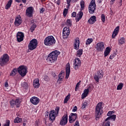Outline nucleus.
<instances>
[{
  "instance_id": "13",
  "label": "nucleus",
  "mask_w": 126,
  "mask_h": 126,
  "mask_svg": "<svg viewBox=\"0 0 126 126\" xmlns=\"http://www.w3.org/2000/svg\"><path fill=\"white\" fill-rule=\"evenodd\" d=\"M104 74L103 73V71H98L97 74H96L94 76V79L95 80L96 82H99V79L103 78Z\"/></svg>"
},
{
  "instance_id": "64",
  "label": "nucleus",
  "mask_w": 126,
  "mask_h": 126,
  "mask_svg": "<svg viewBox=\"0 0 126 126\" xmlns=\"http://www.w3.org/2000/svg\"><path fill=\"white\" fill-rule=\"evenodd\" d=\"M15 1L16 2H20V1H21V0H15Z\"/></svg>"
},
{
  "instance_id": "62",
  "label": "nucleus",
  "mask_w": 126,
  "mask_h": 126,
  "mask_svg": "<svg viewBox=\"0 0 126 126\" xmlns=\"http://www.w3.org/2000/svg\"><path fill=\"white\" fill-rule=\"evenodd\" d=\"M22 2L23 3H26V1H27V0H22Z\"/></svg>"
},
{
  "instance_id": "37",
  "label": "nucleus",
  "mask_w": 126,
  "mask_h": 126,
  "mask_svg": "<svg viewBox=\"0 0 126 126\" xmlns=\"http://www.w3.org/2000/svg\"><path fill=\"white\" fill-rule=\"evenodd\" d=\"M123 87H124V84L123 83H120L119 85L117 86V89L118 90H122L123 89Z\"/></svg>"
},
{
  "instance_id": "23",
  "label": "nucleus",
  "mask_w": 126,
  "mask_h": 126,
  "mask_svg": "<svg viewBox=\"0 0 126 126\" xmlns=\"http://www.w3.org/2000/svg\"><path fill=\"white\" fill-rule=\"evenodd\" d=\"M97 20H96V16H93L89 19L88 22L90 24H94Z\"/></svg>"
},
{
  "instance_id": "27",
  "label": "nucleus",
  "mask_w": 126,
  "mask_h": 126,
  "mask_svg": "<svg viewBox=\"0 0 126 126\" xmlns=\"http://www.w3.org/2000/svg\"><path fill=\"white\" fill-rule=\"evenodd\" d=\"M117 118L116 115H112L108 117H107L105 119V122H108V121H110V120H113L114 122L116 121V118Z\"/></svg>"
},
{
  "instance_id": "17",
  "label": "nucleus",
  "mask_w": 126,
  "mask_h": 126,
  "mask_svg": "<svg viewBox=\"0 0 126 126\" xmlns=\"http://www.w3.org/2000/svg\"><path fill=\"white\" fill-rule=\"evenodd\" d=\"M17 41L19 43H20V42H22L23 40H24V33L22 32H18L17 33Z\"/></svg>"
},
{
  "instance_id": "26",
  "label": "nucleus",
  "mask_w": 126,
  "mask_h": 126,
  "mask_svg": "<svg viewBox=\"0 0 126 126\" xmlns=\"http://www.w3.org/2000/svg\"><path fill=\"white\" fill-rule=\"evenodd\" d=\"M111 52V48L107 47L106 48L104 52V57H106L109 55V54Z\"/></svg>"
},
{
  "instance_id": "51",
  "label": "nucleus",
  "mask_w": 126,
  "mask_h": 126,
  "mask_svg": "<svg viewBox=\"0 0 126 126\" xmlns=\"http://www.w3.org/2000/svg\"><path fill=\"white\" fill-rule=\"evenodd\" d=\"M67 1V4H68V6H67V8H68L69 6L70 5V2L71 1V0H66Z\"/></svg>"
},
{
  "instance_id": "48",
  "label": "nucleus",
  "mask_w": 126,
  "mask_h": 126,
  "mask_svg": "<svg viewBox=\"0 0 126 126\" xmlns=\"http://www.w3.org/2000/svg\"><path fill=\"white\" fill-rule=\"evenodd\" d=\"M44 80L47 82L49 81V80H50V78L47 75H45L44 77Z\"/></svg>"
},
{
  "instance_id": "43",
  "label": "nucleus",
  "mask_w": 126,
  "mask_h": 126,
  "mask_svg": "<svg viewBox=\"0 0 126 126\" xmlns=\"http://www.w3.org/2000/svg\"><path fill=\"white\" fill-rule=\"evenodd\" d=\"M82 16H83V12L82 11H80L78 14H77V17H79V18H82Z\"/></svg>"
},
{
  "instance_id": "35",
  "label": "nucleus",
  "mask_w": 126,
  "mask_h": 126,
  "mask_svg": "<svg viewBox=\"0 0 126 126\" xmlns=\"http://www.w3.org/2000/svg\"><path fill=\"white\" fill-rule=\"evenodd\" d=\"M92 42H93V38H88L86 42V45H90Z\"/></svg>"
},
{
  "instance_id": "2",
  "label": "nucleus",
  "mask_w": 126,
  "mask_h": 126,
  "mask_svg": "<svg viewBox=\"0 0 126 126\" xmlns=\"http://www.w3.org/2000/svg\"><path fill=\"white\" fill-rule=\"evenodd\" d=\"M44 44L46 47H53L56 44V39L53 35H49L44 39Z\"/></svg>"
},
{
  "instance_id": "44",
  "label": "nucleus",
  "mask_w": 126,
  "mask_h": 126,
  "mask_svg": "<svg viewBox=\"0 0 126 126\" xmlns=\"http://www.w3.org/2000/svg\"><path fill=\"white\" fill-rule=\"evenodd\" d=\"M10 125V121H9V120H6V122L5 124H4V125L2 126H9Z\"/></svg>"
},
{
  "instance_id": "24",
  "label": "nucleus",
  "mask_w": 126,
  "mask_h": 126,
  "mask_svg": "<svg viewBox=\"0 0 126 126\" xmlns=\"http://www.w3.org/2000/svg\"><path fill=\"white\" fill-rule=\"evenodd\" d=\"M69 74H70V66L69 65L68 66L66 67V79H68V77H69Z\"/></svg>"
},
{
  "instance_id": "29",
  "label": "nucleus",
  "mask_w": 126,
  "mask_h": 126,
  "mask_svg": "<svg viewBox=\"0 0 126 126\" xmlns=\"http://www.w3.org/2000/svg\"><path fill=\"white\" fill-rule=\"evenodd\" d=\"M22 86L23 87V88H25L26 90L29 88V85H28V83L26 82H24L22 84Z\"/></svg>"
},
{
  "instance_id": "28",
  "label": "nucleus",
  "mask_w": 126,
  "mask_h": 126,
  "mask_svg": "<svg viewBox=\"0 0 126 126\" xmlns=\"http://www.w3.org/2000/svg\"><path fill=\"white\" fill-rule=\"evenodd\" d=\"M83 54V49H79L77 51V57H78L79 58H80L81 56H82V54Z\"/></svg>"
},
{
  "instance_id": "10",
  "label": "nucleus",
  "mask_w": 126,
  "mask_h": 126,
  "mask_svg": "<svg viewBox=\"0 0 126 126\" xmlns=\"http://www.w3.org/2000/svg\"><path fill=\"white\" fill-rule=\"evenodd\" d=\"M34 7L33 6L28 7L26 10V16L28 17H33V14H34Z\"/></svg>"
},
{
  "instance_id": "41",
  "label": "nucleus",
  "mask_w": 126,
  "mask_h": 126,
  "mask_svg": "<svg viewBox=\"0 0 126 126\" xmlns=\"http://www.w3.org/2000/svg\"><path fill=\"white\" fill-rule=\"evenodd\" d=\"M101 21L103 22V23H105V21L106 20V17H105V14H101Z\"/></svg>"
},
{
  "instance_id": "57",
  "label": "nucleus",
  "mask_w": 126,
  "mask_h": 126,
  "mask_svg": "<svg viewBox=\"0 0 126 126\" xmlns=\"http://www.w3.org/2000/svg\"><path fill=\"white\" fill-rule=\"evenodd\" d=\"M55 2L57 4V5H60V4H61V0H58Z\"/></svg>"
},
{
  "instance_id": "18",
  "label": "nucleus",
  "mask_w": 126,
  "mask_h": 126,
  "mask_svg": "<svg viewBox=\"0 0 126 126\" xmlns=\"http://www.w3.org/2000/svg\"><path fill=\"white\" fill-rule=\"evenodd\" d=\"M30 102L32 105H36L40 103V99L36 96H32L30 98Z\"/></svg>"
},
{
  "instance_id": "36",
  "label": "nucleus",
  "mask_w": 126,
  "mask_h": 126,
  "mask_svg": "<svg viewBox=\"0 0 126 126\" xmlns=\"http://www.w3.org/2000/svg\"><path fill=\"white\" fill-rule=\"evenodd\" d=\"M63 78H64V76L58 75V80H57V82H59V81H63Z\"/></svg>"
},
{
  "instance_id": "54",
  "label": "nucleus",
  "mask_w": 126,
  "mask_h": 126,
  "mask_svg": "<svg viewBox=\"0 0 126 126\" xmlns=\"http://www.w3.org/2000/svg\"><path fill=\"white\" fill-rule=\"evenodd\" d=\"M113 114V111H109L107 113V116L110 117Z\"/></svg>"
},
{
  "instance_id": "33",
  "label": "nucleus",
  "mask_w": 126,
  "mask_h": 126,
  "mask_svg": "<svg viewBox=\"0 0 126 126\" xmlns=\"http://www.w3.org/2000/svg\"><path fill=\"white\" fill-rule=\"evenodd\" d=\"M66 25H67V26H69V27H71L72 26V22L71 21V19H67L66 21Z\"/></svg>"
},
{
  "instance_id": "31",
  "label": "nucleus",
  "mask_w": 126,
  "mask_h": 126,
  "mask_svg": "<svg viewBox=\"0 0 126 126\" xmlns=\"http://www.w3.org/2000/svg\"><path fill=\"white\" fill-rule=\"evenodd\" d=\"M87 106H88V102L87 101V100H85L84 102H83L82 104L81 109H85V108H86Z\"/></svg>"
},
{
  "instance_id": "59",
  "label": "nucleus",
  "mask_w": 126,
  "mask_h": 126,
  "mask_svg": "<svg viewBox=\"0 0 126 126\" xmlns=\"http://www.w3.org/2000/svg\"><path fill=\"white\" fill-rule=\"evenodd\" d=\"M91 88H92V85H90L88 86V89H89V91H90V89H91Z\"/></svg>"
},
{
  "instance_id": "50",
  "label": "nucleus",
  "mask_w": 126,
  "mask_h": 126,
  "mask_svg": "<svg viewBox=\"0 0 126 126\" xmlns=\"http://www.w3.org/2000/svg\"><path fill=\"white\" fill-rule=\"evenodd\" d=\"M86 97H87V94H84V93H83L81 96L82 99H84V98H86Z\"/></svg>"
},
{
  "instance_id": "56",
  "label": "nucleus",
  "mask_w": 126,
  "mask_h": 126,
  "mask_svg": "<svg viewBox=\"0 0 126 126\" xmlns=\"http://www.w3.org/2000/svg\"><path fill=\"white\" fill-rule=\"evenodd\" d=\"M59 75L64 76V71L63 70L61 71V72L59 74Z\"/></svg>"
},
{
  "instance_id": "46",
  "label": "nucleus",
  "mask_w": 126,
  "mask_h": 126,
  "mask_svg": "<svg viewBox=\"0 0 126 126\" xmlns=\"http://www.w3.org/2000/svg\"><path fill=\"white\" fill-rule=\"evenodd\" d=\"M116 56H117V54L116 53H114L113 54H111L109 57L110 60H113V59H114Z\"/></svg>"
},
{
  "instance_id": "25",
  "label": "nucleus",
  "mask_w": 126,
  "mask_h": 126,
  "mask_svg": "<svg viewBox=\"0 0 126 126\" xmlns=\"http://www.w3.org/2000/svg\"><path fill=\"white\" fill-rule=\"evenodd\" d=\"M17 72H18V69L16 68H14L10 73V76H12V77H14L17 74Z\"/></svg>"
},
{
  "instance_id": "3",
  "label": "nucleus",
  "mask_w": 126,
  "mask_h": 126,
  "mask_svg": "<svg viewBox=\"0 0 126 126\" xmlns=\"http://www.w3.org/2000/svg\"><path fill=\"white\" fill-rule=\"evenodd\" d=\"M103 114V104L102 102H99L95 110V120L98 121L100 119V116Z\"/></svg>"
},
{
  "instance_id": "32",
  "label": "nucleus",
  "mask_w": 126,
  "mask_h": 126,
  "mask_svg": "<svg viewBox=\"0 0 126 126\" xmlns=\"http://www.w3.org/2000/svg\"><path fill=\"white\" fill-rule=\"evenodd\" d=\"M22 122V119L19 117H16L14 120V123L15 124H19V123H21Z\"/></svg>"
},
{
  "instance_id": "58",
  "label": "nucleus",
  "mask_w": 126,
  "mask_h": 126,
  "mask_svg": "<svg viewBox=\"0 0 126 126\" xmlns=\"http://www.w3.org/2000/svg\"><path fill=\"white\" fill-rule=\"evenodd\" d=\"M77 111V106H74V108L72 110V112H76Z\"/></svg>"
},
{
  "instance_id": "52",
  "label": "nucleus",
  "mask_w": 126,
  "mask_h": 126,
  "mask_svg": "<svg viewBox=\"0 0 126 126\" xmlns=\"http://www.w3.org/2000/svg\"><path fill=\"white\" fill-rule=\"evenodd\" d=\"M44 11H45V8L44 7H42L40 9L39 12L40 13H43Z\"/></svg>"
},
{
  "instance_id": "42",
  "label": "nucleus",
  "mask_w": 126,
  "mask_h": 126,
  "mask_svg": "<svg viewBox=\"0 0 126 126\" xmlns=\"http://www.w3.org/2000/svg\"><path fill=\"white\" fill-rule=\"evenodd\" d=\"M67 12H68V9L66 8H64L63 11V15L64 17H65L66 16V15L67 14Z\"/></svg>"
},
{
  "instance_id": "40",
  "label": "nucleus",
  "mask_w": 126,
  "mask_h": 126,
  "mask_svg": "<svg viewBox=\"0 0 126 126\" xmlns=\"http://www.w3.org/2000/svg\"><path fill=\"white\" fill-rule=\"evenodd\" d=\"M55 110L56 116H58L59 113H60V107L56 106Z\"/></svg>"
},
{
  "instance_id": "45",
  "label": "nucleus",
  "mask_w": 126,
  "mask_h": 126,
  "mask_svg": "<svg viewBox=\"0 0 126 126\" xmlns=\"http://www.w3.org/2000/svg\"><path fill=\"white\" fill-rule=\"evenodd\" d=\"M81 82V81H79V82L77 83L75 88V91H77V89H78V87H79V86H80Z\"/></svg>"
},
{
  "instance_id": "22",
  "label": "nucleus",
  "mask_w": 126,
  "mask_h": 126,
  "mask_svg": "<svg viewBox=\"0 0 126 126\" xmlns=\"http://www.w3.org/2000/svg\"><path fill=\"white\" fill-rule=\"evenodd\" d=\"M39 79L36 78L33 80V86L34 88H39L40 87V83H39Z\"/></svg>"
},
{
  "instance_id": "7",
  "label": "nucleus",
  "mask_w": 126,
  "mask_h": 126,
  "mask_svg": "<svg viewBox=\"0 0 126 126\" xmlns=\"http://www.w3.org/2000/svg\"><path fill=\"white\" fill-rule=\"evenodd\" d=\"M38 45V40L37 39L34 38L32 39L28 45V48L29 50L31 51H33V50H35L36 48H37V46Z\"/></svg>"
},
{
  "instance_id": "14",
  "label": "nucleus",
  "mask_w": 126,
  "mask_h": 126,
  "mask_svg": "<svg viewBox=\"0 0 126 126\" xmlns=\"http://www.w3.org/2000/svg\"><path fill=\"white\" fill-rule=\"evenodd\" d=\"M77 119V114L76 113H70L69 115V123L70 124H72V123H74L75 121Z\"/></svg>"
},
{
  "instance_id": "21",
  "label": "nucleus",
  "mask_w": 126,
  "mask_h": 126,
  "mask_svg": "<svg viewBox=\"0 0 126 126\" xmlns=\"http://www.w3.org/2000/svg\"><path fill=\"white\" fill-rule=\"evenodd\" d=\"M120 32V27H117L115 29L114 32L112 33V39H114V38L119 34V32Z\"/></svg>"
},
{
  "instance_id": "60",
  "label": "nucleus",
  "mask_w": 126,
  "mask_h": 126,
  "mask_svg": "<svg viewBox=\"0 0 126 126\" xmlns=\"http://www.w3.org/2000/svg\"><path fill=\"white\" fill-rule=\"evenodd\" d=\"M5 87H8V82L7 81L5 83Z\"/></svg>"
},
{
  "instance_id": "30",
  "label": "nucleus",
  "mask_w": 126,
  "mask_h": 126,
  "mask_svg": "<svg viewBox=\"0 0 126 126\" xmlns=\"http://www.w3.org/2000/svg\"><path fill=\"white\" fill-rule=\"evenodd\" d=\"M12 3V0H9L5 7V9H8V8H10V6H11Z\"/></svg>"
},
{
  "instance_id": "9",
  "label": "nucleus",
  "mask_w": 126,
  "mask_h": 126,
  "mask_svg": "<svg viewBox=\"0 0 126 126\" xmlns=\"http://www.w3.org/2000/svg\"><path fill=\"white\" fill-rule=\"evenodd\" d=\"M9 103L11 108H14V106H16V108H20L21 102L19 98H18L16 99H12L10 101Z\"/></svg>"
},
{
  "instance_id": "38",
  "label": "nucleus",
  "mask_w": 126,
  "mask_h": 126,
  "mask_svg": "<svg viewBox=\"0 0 126 126\" xmlns=\"http://www.w3.org/2000/svg\"><path fill=\"white\" fill-rule=\"evenodd\" d=\"M37 27V26L35 24H33L30 28L31 33H33V31L35 30V28Z\"/></svg>"
},
{
  "instance_id": "1",
  "label": "nucleus",
  "mask_w": 126,
  "mask_h": 126,
  "mask_svg": "<svg viewBox=\"0 0 126 126\" xmlns=\"http://www.w3.org/2000/svg\"><path fill=\"white\" fill-rule=\"evenodd\" d=\"M60 54L61 52L58 50H55L51 52L48 56V62L51 63H56V61L58 60V57Z\"/></svg>"
},
{
  "instance_id": "49",
  "label": "nucleus",
  "mask_w": 126,
  "mask_h": 126,
  "mask_svg": "<svg viewBox=\"0 0 126 126\" xmlns=\"http://www.w3.org/2000/svg\"><path fill=\"white\" fill-rule=\"evenodd\" d=\"M89 89H85L84 91V94H86L87 95H88V94H89Z\"/></svg>"
},
{
  "instance_id": "8",
  "label": "nucleus",
  "mask_w": 126,
  "mask_h": 126,
  "mask_svg": "<svg viewBox=\"0 0 126 126\" xmlns=\"http://www.w3.org/2000/svg\"><path fill=\"white\" fill-rule=\"evenodd\" d=\"M96 10V3H95V0H92L89 6V12L91 14H93Z\"/></svg>"
},
{
  "instance_id": "11",
  "label": "nucleus",
  "mask_w": 126,
  "mask_h": 126,
  "mask_svg": "<svg viewBox=\"0 0 126 126\" xmlns=\"http://www.w3.org/2000/svg\"><path fill=\"white\" fill-rule=\"evenodd\" d=\"M95 49L97 52H103L105 49V44L103 42H99L96 44Z\"/></svg>"
},
{
  "instance_id": "15",
  "label": "nucleus",
  "mask_w": 126,
  "mask_h": 126,
  "mask_svg": "<svg viewBox=\"0 0 126 126\" xmlns=\"http://www.w3.org/2000/svg\"><path fill=\"white\" fill-rule=\"evenodd\" d=\"M68 120V116L67 114L65 115H63L60 121V126H65L67 124Z\"/></svg>"
},
{
  "instance_id": "61",
  "label": "nucleus",
  "mask_w": 126,
  "mask_h": 126,
  "mask_svg": "<svg viewBox=\"0 0 126 126\" xmlns=\"http://www.w3.org/2000/svg\"><path fill=\"white\" fill-rule=\"evenodd\" d=\"M80 19H81L80 18H79L77 17V18H76V22H78V21H79V20H80Z\"/></svg>"
},
{
  "instance_id": "53",
  "label": "nucleus",
  "mask_w": 126,
  "mask_h": 126,
  "mask_svg": "<svg viewBox=\"0 0 126 126\" xmlns=\"http://www.w3.org/2000/svg\"><path fill=\"white\" fill-rule=\"evenodd\" d=\"M71 16H72V17H76V12H73L71 13Z\"/></svg>"
},
{
  "instance_id": "5",
  "label": "nucleus",
  "mask_w": 126,
  "mask_h": 126,
  "mask_svg": "<svg viewBox=\"0 0 126 126\" xmlns=\"http://www.w3.org/2000/svg\"><path fill=\"white\" fill-rule=\"evenodd\" d=\"M45 114L47 117H49V120L51 121L52 123H54L55 120H56V117H58V116H57V114H56V111H55L54 110L50 111L49 112V111H46L45 112Z\"/></svg>"
},
{
  "instance_id": "20",
  "label": "nucleus",
  "mask_w": 126,
  "mask_h": 126,
  "mask_svg": "<svg viewBox=\"0 0 126 126\" xmlns=\"http://www.w3.org/2000/svg\"><path fill=\"white\" fill-rule=\"evenodd\" d=\"M22 23V19H21V17H16L14 22L15 26L17 27L19 26Z\"/></svg>"
},
{
  "instance_id": "47",
  "label": "nucleus",
  "mask_w": 126,
  "mask_h": 126,
  "mask_svg": "<svg viewBox=\"0 0 126 126\" xmlns=\"http://www.w3.org/2000/svg\"><path fill=\"white\" fill-rule=\"evenodd\" d=\"M84 1H81V3H80V5H81V8H82V9H83L84 8Z\"/></svg>"
},
{
  "instance_id": "16",
  "label": "nucleus",
  "mask_w": 126,
  "mask_h": 126,
  "mask_svg": "<svg viewBox=\"0 0 126 126\" xmlns=\"http://www.w3.org/2000/svg\"><path fill=\"white\" fill-rule=\"evenodd\" d=\"M69 28L65 27L63 29V39H66L69 35Z\"/></svg>"
},
{
  "instance_id": "19",
  "label": "nucleus",
  "mask_w": 126,
  "mask_h": 126,
  "mask_svg": "<svg viewBox=\"0 0 126 126\" xmlns=\"http://www.w3.org/2000/svg\"><path fill=\"white\" fill-rule=\"evenodd\" d=\"M79 46H80V41H79V37H77L74 39V49L75 50H78L79 49Z\"/></svg>"
},
{
  "instance_id": "34",
  "label": "nucleus",
  "mask_w": 126,
  "mask_h": 126,
  "mask_svg": "<svg viewBox=\"0 0 126 126\" xmlns=\"http://www.w3.org/2000/svg\"><path fill=\"white\" fill-rule=\"evenodd\" d=\"M125 43V38L124 37H121L120 39L119 40V44L120 46H122L123 44Z\"/></svg>"
},
{
  "instance_id": "55",
  "label": "nucleus",
  "mask_w": 126,
  "mask_h": 126,
  "mask_svg": "<svg viewBox=\"0 0 126 126\" xmlns=\"http://www.w3.org/2000/svg\"><path fill=\"white\" fill-rule=\"evenodd\" d=\"M74 126H79V121L77 120L75 123V125Z\"/></svg>"
},
{
  "instance_id": "6",
  "label": "nucleus",
  "mask_w": 126,
  "mask_h": 126,
  "mask_svg": "<svg viewBox=\"0 0 126 126\" xmlns=\"http://www.w3.org/2000/svg\"><path fill=\"white\" fill-rule=\"evenodd\" d=\"M18 72L22 76V77H24L26 74H27V67L25 65H21L18 68H17Z\"/></svg>"
},
{
  "instance_id": "12",
  "label": "nucleus",
  "mask_w": 126,
  "mask_h": 126,
  "mask_svg": "<svg viewBox=\"0 0 126 126\" xmlns=\"http://www.w3.org/2000/svg\"><path fill=\"white\" fill-rule=\"evenodd\" d=\"M81 66V61L79 58H76L73 63V68L75 70H77Z\"/></svg>"
},
{
  "instance_id": "63",
  "label": "nucleus",
  "mask_w": 126,
  "mask_h": 126,
  "mask_svg": "<svg viewBox=\"0 0 126 126\" xmlns=\"http://www.w3.org/2000/svg\"><path fill=\"white\" fill-rule=\"evenodd\" d=\"M97 2H98V3H101L102 2V0H97Z\"/></svg>"
},
{
  "instance_id": "39",
  "label": "nucleus",
  "mask_w": 126,
  "mask_h": 126,
  "mask_svg": "<svg viewBox=\"0 0 126 126\" xmlns=\"http://www.w3.org/2000/svg\"><path fill=\"white\" fill-rule=\"evenodd\" d=\"M69 98H70V94L67 95L65 97L64 100V104H66V103H67V101L69 100Z\"/></svg>"
},
{
  "instance_id": "4",
  "label": "nucleus",
  "mask_w": 126,
  "mask_h": 126,
  "mask_svg": "<svg viewBox=\"0 0 126 126\" xmlns=\"http://www.w3.org/2000/svg\"><path fill=\"white\" fill-rule=\"evenodd\" d=\"M9 62V56L7 54H4L0 58V65L4 66Z\"/></svg>"
}]
</instances>
